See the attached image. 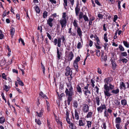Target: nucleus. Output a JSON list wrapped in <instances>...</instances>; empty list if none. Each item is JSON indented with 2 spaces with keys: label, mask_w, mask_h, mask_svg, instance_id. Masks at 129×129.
Segmentation results:
<instances>
[{
  "label": "nucleus",
  "mask_w": 129,
  "mask_h": 129,
  "mask_svg": "<svg viewBox=\"0 0 129 129\" xmlns=\"http://www.w3.org/2000/svg\"><path fill=\"white\" fill-rule=\"evenodd\" d=\"M109 86L108 84H104V92L105 97L106 96L109 98L112 94H111L110 92V90H112L111 93L116 94L119 93V89L117 88L116 89L114 90V86L111 84H109Z\"/></svg>",
  "instance_id": "1"
},
{
  "label": "nucleus",
  "mask_w": 129,
  "mask_h": 129,
  "mask_svg": "<svg viewBox=\"0 0 129 129\" xmlns=\"http://www.w3.org/2000/svg\"><path fill=\"white\" fill-rule=\"evenodd\" d=\"M67 87L66 88L65 93L67 97V102L68 105H70V102L73 100V96L74 95L73 88L70 83H67Z\"/></svg>",
  "instance_id": "2"
},
{
  "label": "nucleus",
  "mask_w": 129,
  "mask_h": 129,
  "mask_svg": "<svg viewBox=\"0 0 129 129\" xmlns=\"http://www.w3.org/2000/svg\"><path fill=\"white\" fill-rule=\"evenodd\" d=\"M61 39L62 40V42L65 44L66 43V41L65 37L64 35H62L61 38L59 37V38H58V39L57 38L54 39V41L52 42L54 45H57L58 47H60L61 45Z\"/></svg>",
  "instance_id": "3"
},
{
  "label": "nucleus",
  "mask_w": 129,
  "mask_h": 129,
  "mask_svg": "<svg viewBox=\"0 0 129 129\" xmlns=\"http://www.w3.org/2000/svg\"><path fill=\"white\" fill-rule=\"evenodd\" d=\"M59 22L62 28L64 29L67 25V19H61L60 20Z\"/></svg>",
  "instance_id": "4"
},
{
  "label": "nucleus",
  "mask_w": 129,
  "mask_h": 129,
  "mask_svg": "<svg viewBox=\"0 0 129 129\" xmlns=\"http://www.w3.org/2000/svg\"><path fill=\"white\" fill-rule=\"evenodd\" d=\"M107 110L105 104H101V105L97 108V110L99 113H101L103 112V110Z\"/></svg>",
  "instance_id": "5"
},
{
  "label": "nucleus",
  "mask_w": 129,
  "mask_h": 129,
  "mask_svg": "<svg viewBox=\"0 0 129 129\" xmlns=\"http://www.w3.org/2000/svg\"><path fill=\"white\" fill-rule=\"evenodd\" d=\"M73 72L72 70H71L70 68L67 66L66 69V72L65 73V75L66 76H68L69 75H72Z\"/></svg>",
  "instance_id": "6"
},
{
  "label": "nucleus",
  "mask_w": 129,
  "mask_h": 129,
  "mask_svg": "<svg viewBox=\"0 0 129 129\" xmlns=\"http://www.w3.org/2000/svg\"><path fill=\"white\" fill-rule=\"evenodd\" d=\"M110 60L112 64V69L113 70H116V67L117 66L115 61V59L114 58V59H111Z\"/></svg>",
  "instance_id": "7"
},
{
  "label": "nucleus",
  "mask_w": 129,
  "mask_h": 129,
  "mask_svg": "<svg viewBox=\"0 0 129 129\" xmlns=\"http://www.w3.org/2000/svg\"><path fill=\"white\" fill-rule=\"evenodd\" d=\"M79 5V2L77 1L76 3V6L75 8V13L76 16L78 15V14L80 11V7L78 6Z\"/></svg>",
  "instance_id": "8"
},
{
  "label": "nucleus",
  "mask_w": 129,
  "mask_h": 129,
  "mask_svg": "<svg viewBox=\"0 0 129 129\" xmlns=\"http://www.w3.org/2000/svg\"><path fill=\"white\" fill-rule=\"evenodd\" d=\"M113 80L112 77H109L105 78L104 80V82H105V84L108 85L109 83H110Z\"/></svg>",
  "instance_id": "9"
},
{
  "label": "nucleus",
  "mask_w": 129,
  "mask_h": 129,
  "mask_svg": "<svg viewBox=\"0 0 129 129\" xmlns=\"http://www.w3.org/2000/svg\"><path fill=\"white\" fill-rule=\"evenodd\" d=\"M74 57V54L72 51H70L69 53V54L68 56V61H71L73 58Z\"/></svg>",
  "instance_id": "10"
},
{
  "label": "nucleus",
  "mask_w": 129,
  "mask_h": 129,
  "mask_svg": "<svg viewBox=\"0 0 129 129\" xmlns=\"http://www.w3.org/2000/svg\"><path fill=\"white\" fill-rule=\"evenodd\" d=\"M83 110L84 113H87L89 111V106L87 104H84L83 105Z\"/></svg>",
  "instance_id": "11"
},
{
  "label": "nucleus",
  "mask_w": 129,
  "mask_h": 129,
  "mask_svg": "<svg viewBox=\"0 0 129 129\" xmlns=\"http://www.w3.org/2000/svg\"><path fill=\"white\" fill-rule=\"evenodd\" d=\"M53 20V19L51 18H49L47 20V24L50 27H52L53 26L52 22Z\"/></svg>",
  "instance_id": "12"
},
{
  "label": "nucleus",
  "mask_w": 129,
  "mask_h": 129,
  "mask_svg": "<svg viewBox=\"0 0 129 129\" xmlns=\"http://www.w3.org/2000/svg\"><path fill=\"white\" fill-rule=\"evenodd\" d=\"M57 56L58 59L59 60L60 59V57L62 55V52H60L59 50V48L57 47Z\"/></svg>",
  "instance_id": "13"
},
{
  "label": "nucleus",
  "mask_w": 129,
  "mask_h": 129,
  "mask_svg": "<svg viewBox=\"0 0 129 129\" xmlns=\"http://www.w3.org/2000/svg\"><path fill=\"white\" fill-rule=\"evenodd\" d=\"M77 34L80 38H81L82 36V32L80 27L77 28Z\"/></svg>",
  "instance_id": "14"
},
{
  "label": "nucleus",
  "mask_w": 129,
  "mask_h": 129,
  "mask_svg": "<svg viewBox=\"0 0 129 129\" xmlns=\"http://www.w3.org/2000/svg\"><path fill=\"white\" fill-rule=\"evenodd\" d=\"M78 111L77 109H75V116L76 119L78 120L79 119V116L78 113Z\"/></svg>",
  "instance_id": "15"
},
{
  "label": "nucleus",
  "mask_w": 129,
  "mask_h": 129,
  "mask_svg": "<svg viewBox=\"0 0 129 129\" xmlns=\"http://www.w3.org/2000/svg\"><path fill=\"white\" fill-rule=\"evenodd\" d=\"M119 88L120 89H122L123 88L124 89H126V85L123 82H121L120 84Z\"/></svg>",
  "instance_id": "16"
},
{
  "label": "nucleus",
  "mask_w": 129,
  "mask_h": 129,
  "mask_svg": "<svg viewBox=\"0 0 129 129\" xmlns=\"http://www.w3.org/2000/svg\"><path fill=\"white\" fill-rule=\"evenodd\" d=\"M77 21L76 20H74V22H73V24L75 29H76L77 28L79 27L78 26V24L77 23Z\"/></svg>",
  "instance_id": "17"
},
{
  "label": "nucleus",
  "mask_w": 129,
  "mask_h": 129,
  "mask_svg": "<svg viewBox=\"0 0 129 129\" xmlns=\"http://www.w3.org/2000/svg\"><path fill=\"white\" fill-rule=\"evenodd\" d=\"M63 84H64L63 83H60L59 89V91L60 92H62L64 90V86H63Z\"/></svg>",
  "instance_id": "18"
},
{
  "label": "nucleus",
  "mask_w": 129,
  "mask_h": 129,
  "mask_svg": "<svg viewBox=\"0 0 129 129\" xmlns=\"http://www.w3.org/2000/svg\"><path fill=\"white\" fill-rule=\"evenodd\" d=\"M106 110H105L104 113V116L105 117H106L107 119L108 120L110 118V116L109 114L106 111Z\"/></svg>",
  "instance_id": "19"
},
{
  "label": "nucleus",
  "mask_w": 129,
  "mask_h": 129,
  "mask_svg": "<svg viewBox=\"0 0 129 129\" xmlns=\"http://www.w3.org/2000/svg\"><path fill=\"white\" fill-rule=\"evenodd\" d=\"M83 91L84 92V94L85 96H87V98H88L89 95L88 94H91V92L89 90H83Z\"/></svg>",
  "instance_id": "20"
},
{
  "label": "nucleus",
  "mask_w": 129,
  "mask_h": 129,
  "mask_svg": "<svg viewBox=\"0 0 129 129\" xmlns=\"http://www.w3.org/2000/svg\"><path fill=\"white\" fill-rule=\"evenodd\" d=\"M92 114L93 113L91 112H88L86 117L87 118L92 117Z\"/></svg>",
  "instance_id": "21"
},
{
  "label": "nucleus",
  "mask_w": 129,
  "mask_h": 129,
  "mask_svg": "<svg viewBox=\"0 0 129 129\" xmlns=\"http://www.w3.org/2000/svg\"><path fill=\"white\" fill-rule=\"evenodd\" d=\"M95 102L96 103V104L98 106L100 105V100L99 97L98 96H96L95 98Z\"/></svg>",
  "instance_id": "22"
},
{
  "label": "nucleus",
  "mask_w": 129,
  "mask_h": 129,
  "mask_svg": "<svg viewBox=\"0 0 129 129\" xmlns=\"http://www.w3.org/2000/svg\"><path fill=\"white\" fill-rule=\"evenodd\" d=\"M15 31V29L13 27L10 30V34L11 36V37L12 38L13 36Z\"/></svg>",
  "instance_id": "23"
},
{
  "label": "nucleus",
  "mask_w": 129,
  "mask_h": 129,
  "mask_svg": "<svg viewBox=\"0 0 129 129\" xmlns=\"http://www.w3.org/2000/svg\"><path fill=\"white\" fill-rule=\"evenodd\" d=\"M4 86L3 89L6 92L8 91L10 88V87L9 86H7L6 85H4Z\"/></svg>",
  "instance_id": "24"
},
{
  "label": "nucleus",
  "mask_w": 129,
  "mask_h": 129,
  "mask_svg": "<svg viewBox=\"0 0 129 129\" xmlns=\"http://www.w3.org/2000/svg\"><path fill=\"white\" fill-rule=\"evenodd\" d=\"M77 91L79 93H81L82 92V89L81 87L79 85H77L76 87Z\"/></svg>",
  "instance_id": "25"
},
{
  "label": "nucleus",
  "mask_w": 129,
  "mask_h": 129,
  "mask_svg": "<svg viewBox=\"0 0 129 129\" xmlns=\"http://www.w3.org/2000/svg\"><path fill=\"white\" fill-rule=\"evenodd\" d=\"M39 95L45 99H48V98L46 95L45 94H44L42 91L40 92V93L39 94Z\"/></svg>",
  "instance_id": "26"
},
{
  "label": "nucleus",
  "mask_w": 129,
  "mask_h": 129,
  "mask_svg": "<svg viewBox=\"0 0 129 129\" xmlns=\"http://www.w3.org/2000/svg\"><path fill=\"white\" fill-rule=\"evenodd\" d=\"M43 112V111L42 109H41L39 113L38 112H36V113L37 114L38 116L39 117H42Z\"/></svg>",
  "instance_id": "27"
},
{
  "label": "nucleus",
  "mask_w": 129,
  "mask_h": 129,
  "mask_svg": "<svg viewBox=\"0 0 129 129\" xmlns=\"http://www.w3.org/2000/svg\"><path fill=\"white\" fill-rule=\"evenodd\" d=\"M34 8L35 9L37 13L38 14L40 13V9L39 7L37 6H35L34 7Z\"/></svg>",
  "instance_id": "28"
},
{
  "label": "nucleus",
  "mask_w": 129,
  "mask_h": 129,
  "mask_svg": "<svg viewBox=\"0 0 129 129\" xmlns=\"http://www.w3.org/2000/svg\"><path fill=\"white\" fill-rule=\"evenodd\" d=\"M121 104L123 106H126L127 104V100L125 99L122 100L121 101Z\"/></svg>",
  "instance_id": "29"
},
{
  "label": "nucleus",
  "mask_w": 129,
  "mask_h": 129,
  "mask_svg": "<svg viewBox=\"0 0 129 129\" xmlns=\"http://www.w3.org/2000/svg\"><path fill=\"white\" fill-rule=\"evenodd\" d=\"M121 122V118L119 117H116L115 119V122L116 123H120Z\"/></svg>",
  "instance_id": "30"
},
{
  "label": "nucleus",
  "mask_w": 129,
  "mask_h": 129,
  "mask_svg": "<svg viewBox=\"0 0 129 129\" xmlns=\"http://www.w3.org/2000/svg\"><path fill=\"white\" fill-rule=\"evenodd\" d=\"M109 46V45L106 42L104 43L103 46L104 47V49L105 50H108Z\"/></svg>",
  "instance_id": "31"
},
{
  "label": "nucleus",
  "mask_w": 129,
  "mask_h": 129,
  "mask_svg": "<svg viewBox=\"0 0 129 129\" xmlns=\"http://www.w3.org/2000/svg\"><path fill=\"white\" fill-rule=\"evenodd\" d=\"M5 121V118L4 117H0V123L3 124Z\"/></svg>",
  "instance_id": "32"
},
{
  "label": "nucleus",
  "mask_w": 129,
  "mask_h": 129,
  "mask_svg": "<svg viewBox=\"0 0 129 129\" xmlns=\"http://www.w3.org/2000/svg\"><path fill=\"white\" fill-rule=\"evenodd\" d=\"M35 122L39 125H40L41 124V121L39 119H37L36 118L35 120Z\"/></svg>",
  "instance_id": "33"
},
{
  "label": "nucleus",
  "mask_w": 129,
  "mask_h": 129,
  "mask_svg": "<svg viewBox=\"0 0 129 129\" xmlns=\"http://www.w3.org/2000/svg\"><path fill=\"white\" fill-rule=\"evenodd\" d=\"M86 122L87 123V125L88 126V128H89V127L91 126L92 124L91 121H87Z\"/></svg>",
  "instance_id": "34"
},
{
  "label": "nucleus",
  "mask_w": 129,
  "mask_h": 129,
  "mask_svg": "<svg viewBox=\"0 0 129 129\" xmlns=\"http://www.w3.org/2000/svg\"><path fill=\"white\" fill-rule=\"evenodd\" d=\"M123 43L126 47L127 48H129V44L126 41H123Z\"/></svg>",
  "instance_id": "35"
},
{
  "label": "nucleus",
  "mask_w": 129,
  "mask_h": 129,
  "mask_svg": "<svg viewBox=\"0 0 129 129\" xmlns=\"http://www.w3.org/2000/svg\"><path fill=\"white\" fill-rule=\"evenodd\" d=\"M85 124L83 123V121L81 120H80L79 121V125L80 126H84Z\"/></svg>",
  "instance_id": "36"
},
{
  "label": "nucleus",
  "mask_w": 129,
  "mask_h": 129,
  "mask_svg": "<svg viewBox=\"0 0 129 129\" xmlns=\"http://www.w3.org/2000/svg\"><path fill=\"white\" fill-rule=\"evenodd\" d=\"M119 49L120 51H124V49L123 47L121 45H119Z\"/></svg>",
  "instance_id": "37"
},
{
  "label": "nucleus",
  "mask_w": 129,
  "mask_h": 129,
  "mask_svg": "<svg viewBox=\"0 0 129 129\" xmlns=\"http://www.w3.org/2000/svg\"><path fill=\"white\" fill-rule=\"evenodd\" d=\"M121 55L122 56L125 57L126 58H127L126 56L127 55V54L126 52H122L121 53Z\"/></svg>",
  "instance_id": "38"
},
{
  "label": "nucleus",
  "mask_w": 129,
  "mask_h": 129,
  "mask_svg": "<svg viewBox=\"0 0 129 129\" xmlns=\"http://www.w3.org/2000/svg\"><path fill=\"white\" fill-rule=\"evenodd\" d=\"M48 12L46 11H45L43 13V17L44 18L47 17L48 15Z\"/></svg>",
  "instance_id": "39"
},
{
  "label": "nucleus",
  "mask_w": 129,
  "mask_h": 129,
  "mask_svg": "<svg viewBox=\"0 0 129 129\" xmlns=\"http://www.w3.org/2000/svg\"><path fill=\"white\" fill-rule=\"evenodd\" d=\"M83 18L85 21H89L88 18L86 15H84L83 16Z\"/></svg>",
  "instance_id": "40"
},
{
  "label": "nucleus",
  "mask_w": 129,
  "mask_h": 129,
  "mask_svg": "<svg viewBox=\"0 0 129 129\" xmlns=\"http://www.w3.org/2000/svg\"><path fill=\"white\" fill-rule=\"evenodd\" d=\"M96 51V55L98 57L101 55L100 51L99 50H95Z\"/></svg>",
  "instance_id": "41"
},
{
  "label": "nucleus",
  "mask_w": 129,
  "mask_h": 129,
  "mask_svg": "<svg viewBox=\"0 0 129 129\" xmlns=\"http://www.w3.org/2000/svg\"><path fill=\"white\" fill-rule=\"evenodd\" d=\"M82 45L80 42H79L77 45V48L78 49H80L82 47Z\"/></svg>",
  "instance_id": "42"
},
{
  "label": "nucleus",
  "mask_w": 129,
  "mask_h": 129,
  "mask_svg": "<svg viewBox=\"0 0 129 129\" xmlns=\"http://www.w3.org/2000/svg\"><path fill=\"white\" fill-rule=\"evenodd\" d=\"M73 106L74 107L77 108L78 106V103L76 101H75L73 103Z\"/></svg>",
  "instance_id": "43"
},
{
  "label": "nucleus",
  "mask_w": 129,
  "mask_h": 129,
  "mask_svg": "<svg viewBox=\"0 0 129 129\" xmlns=\"http://www.w3.org/2000/svg\"><path fill=\"white\" fill-rule=\"evenodd\" d=\"M100 43H99L98 44H97V43H95V45L96 47V48L98 49H101V47L100 46Z\"/></svg>",
  "instance_id": "44"
},
{
  "label": "nucleus",
  "mask_w": 129,
  "mask_h": 129,
  "mask_svg": "<svg viewBox=\"0 0 129 129\" xmlns=\"http://www.w3.org/2000/svg\"><path fill=\"white\" fill-rule=\"evenodd\" d=\"M64 4H63L64 6L65 7L66 9V7L68 6V0H63Z\"/></svg>",
  "instance_id": "45"
},
{
  "label": "nucleus",
  "mask_w": 129,
  "mask_h": 129,
  "mask_svg": "<svg viewBox=\"0 0 129 129\" xmlns=\"http://www.w3.org/2000/svg\"><path fill=\"white\" fill-rule=\"evenodd\" d=\"M80 58L79 56H77L75 59V60H74V62H78L80 60Z\"/></svg>",
  "instance_id": "46"
},
{
  "label": "nucleus",
  "mask_w": 129,
  "mask_h": 129,
  "mask_svg": "<svg viewBox=\"0 0 129 129\" xmlns=\"http://www.w3.org/2000/svg\"><path fill=\"white\" fill-rule=\"evenodd\" d=\"M67 15L66 12H63L62 13V19H67L66 18Z\"/></svg>",
  "instance_id": "47"
},
{
  "label": "nucleus",
  "mask_w": 129,
  "mask_h": 129,
  "mask_svg": "<svg viewBox=\"0 0 129 129\" xmlns=\"http://www.w3.org/2000/svg\"><path fill=\"white\" fill-rule=\"evenodd\" d=\"M107 56L106 55H105L104 57H103V59H103V61L105 62V63H106V61L107 60ZM101 60L102 61L103 60Z\"/></svg>",
  "instance_id": "48"
},
{
  "label": "nucleus",
  "mask_w": 129,
  "mask_h": 129,
  "mask_svg": "<svg viewBox=\"0 0 129 129\" xmlns=\"http://www.w3.org/2000/svg\"><path fill=\"white\" fill-rule=\"evenodd\" d=\"M121 61H122L123 63H126L128 62V60L125 58H122L121 60Z\"/></svg>",
  "instance_id": "49"
},
{
  "label": "nucleus",
  "mask_w": 129,
  "mask_h": 129,
  "mask_svg": "<svg viewBox=\"0 0 129 129\" xmlns=\"http://www.w3.org/2000/svg\"><path fill=\"white\" fill-rule=\"evenodd\" d=\"M118 16H117V15H115L114 16V19H113V21L114 22H115L116 23V21L117 20V18H118Z\"/></svg>",
  "instance_id": "50"
},
{
  "label": "nucleus",
  "mask_w": 129,
  "mask_h": 129,
  "mask_svg": "<svg viewBox=\"0 0 129 129\" xmlns=\"http://www.w3.org/2000/svg\"><path fill=\"white\" fill-rule=\"evenodd\" d=\"M114 103L117 106H119L120 104V102L118 100H116L114 101Z\"/></svg>",
  "instance_id": "51"
},
{
  "label": "nucleus",
  "mask_w": 129,
  "mask_h": 129,
  "mask_svg": "<svg viewBox=\"0 0 129 129\" xmlns=\"http://www.w3.org/2000/svg\"><path fill=\"white\" fill-rule=\"evenodd\" d=\"M98 16L100 19H102L103 18V15L99 13L98 14Z\"/></svg>",
  "instance_id": "52"
},
{
  "label": "nucleus",
  "mask_w": 129,
  "mask_h": 129,
  "mask_svg": "<svg viewBox=\"0 0 129 129\" xmlns=\"http://www.w3.org/2000/svg\"><path fill=\"white\" fill-rule=\"evenodd\" d=\"M91 82L92 83V87H93L95 86V85L94 84V83L95 82L94 80H93L92 79H91Z\"/></svg>",
  "instance_id": "53"
},
{
  "label": "nucleus",
  "mask_w": 129,
  "mask_h": 129,
  "mask_svg": "<svg viewBox=\"0 0 129 129\" xmlns=\"http://www.w3.org/2000/svg\"><path fill=\"white\" fill-rule=\"evenodd\" d=\"M20 41H21V43L23 45H25V43L24 42V40H23V39L21 38H20L19 40V42H20Z\"/></svg>",
  "instance_id": "54"
},
{
  "label": "nucleus",
  "mask_w": 129,
  "mask_h": 129,
  "mask_svg": "<svg viewBox=\"0 0 129 129\" xmlns=\"http://www.w3.org/2000/svg\"><path fill=\"white\" fill-rule=\"evenodd\" d=\"M70 124H71L70 125L69 127L71 129H76L75 128H74V124L73 123H71Z\"/></svg>",
  "instance_id": "55"
},
{
  "label": "nucleus",
  "mask_w": 129,
  "mask_h": 129,
  "mask_svg": "<svg viewBox=\"0 0 129 129\" xmlns=\"http://www.w3.org/2000/svg\"><path fill=\"white\" fill-rule=\"evenodd\" d=\"M73 64H74V66L75 68H76L78 67V62H74Z\"/></svg>",
  "instance_id": "56"
},
{
  "label": "nucleus",
  "mask_w": 129,
  "mask_h": 129,
  "mask_svg": "<svg viewBox=\"0 0 129 129\" xmlns=\"http://www.w3.org/2000/svg\"><path fill=\"white\" fill-rule=\"evenodd\" d=\"M46 34H47V36L49 38V39L50 40H51V39L52 38L51 36H50L49 33H48L47 32L46 33Z\"/></svg>",
  "instance_id": "57"
},
{
  "label": "nucleus",
  "mask_w": 129,
  "mask_h": 129,
  "mask_svg": "<svg viewBox=\"0 0 129 129\" xmlns=\"http://www.w3.org/2000/svg\"><path fill=\"white\" fill-rule=\"evenodd\" d=\"M7 13V11L5 10L3 12V18L4 17H5L6 16V14Z\"/></svg>",
  "instance_id": "58"
},
{
  "label": "nucleus",
  "mask_w": 129,
  "mask_h": 129,
  "mask_svg": "<svg viewBox=\"0 0 129 129\" xmlns=\"http://www.w3.org/2000/svg\"><path fill=\"white\" fill-rule=\"evenodd\" d=\"M18 83L19 84V85L22 86H23L24 85V83L21 80L19 82H18Z\"/></svg>",
  "instance_id": "59"
},
{
  "label": "nucleus",
  "mask_w": 129,
  "mask_h": 129,
  "mask_svg": "<svg viewBox=\"0 0 129 129\" xmlns=\"http://www.w3.org/2000/svg\"><path fill=\"white\" fill-rule=\"evenodd\" d=\"M66 121H67V122L69 124H70L71 123V122H70V119L69 118V117H66Z\"/></svg>",
  "instance_id": "60"
},
{
  "label": "nucleus",
  "mask_w": 129,
  "mask_h": 129,
  "mask_svg": "<svg viewBox=\"0 0 129 129\" xmlns=\"http://www.w3.org/2000/svg\"><path fill=\"white\" fill-rule=\"evenodd\" d=\"M95 2L98 6H101L100 3L99 2L98 0H95Z\"/></svg>",
  "instance_id": "61"
},
{
  "label": "nucleus",
  "mask_w": 129,
  "mask_h": 129,
  "mask_svg": "<svg viewBox=\"0 0 129 129\" xmlns=\"http://www.w3.org/2000/svg\"><path fill=\"white\" fill-rule=\"evenodd\" d=\"M120 123H118L116 124V126L117 129H121V128L120 127Z\"/></svg>",
  "instance_id": "62"
},
{
  "label": "nucleus",
  "mask_w": 129,
  "mask_h": 129,
  "mask_svg": "<svg viewBox=\"0 0 129 129\" xmlns=\"http://www.w3.org/2000/svg\"><path fill=\"white\" fill-rule=\"evenodd\" d=\"M2 77L5 80H7V78H6V76L5 75V74L4 73H3L2 74Z\"/></svg>",
  "instance_id": "63"
},
{
  "label": "nucleus",
  "mask_w": 129,
  "mask_h": 129,
  "mask_svg": "<svg viewBox=\"0 0 129 129\" xmlns=\"http://www.w3.org/2000/svg\"><path fill=\"white\" fill-rule=\"evenodd\" d=\"M66 117H69V110L68 109H67L66 110Z\"/></svg>",
  "instance_id": "64"
}]
</instances>
